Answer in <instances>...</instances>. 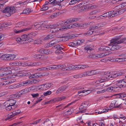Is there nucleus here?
Wrapping results in <instances>:
<instances>
[{
    "mask_svg": "<svg viewBox=\"0 0 126 126\" xmlns=\"http://www.w3.org/2000/svg\"><path fill=\"white\" fill-rule=\"evenodd\" d=\"M43 75V73H39L29 76L28 77L30 79L33 78H38L42 77Z\"/></svg>",
    "mask_w": 126,
    "mask_h": 126,
    "instance_id": "nucleus-13",
    "label": "nucleus"
},
{
    "mask_svg": "<svg viewBox=\"0 0 126 126\" xmlns=\"http://www.w3.org/2000/svg\"><path fill=\"white\" fill-rule=\"evenodd\" d=\"M109 54V53L108 52H103L99 54H89L88 56L87 57L88 58L97 59L104 57L107 56Z\"/></svg>",
    "mask_w": 126,
    "mask_h": 126,
    "instance_id": "nucleus-4",
    "label": "nucleus"
},
{
    "mask_svg": "<svg viewBox=\"0 0 126 126\" xmlns=\"http://www.w3.org/2000/svg\"><path fill=\"white\" fill-rule=\"evenodd\" d=\"M30 66H40L41 65L42 63L40 62H37L34 63H30Z\"/></svg>",
    "mask_w": 126,
    "mask_h": 126,
    "instance_id": "nucleus-31",
    "label": "nucleus"
},
{
    "mask_svg": "<svg viewBox=\"0 0 126 126\" xmlns=\"http://www.w3.org/2000/svg\"><path fill=\"white\" fill-rule=\"evenodd\" d=\"M16 41L18 43H20L21 44H23L25 43L24 42H23L22 40L21 37H19L16 38Z\"/></svg>",
    "mask_w": 126,
    "mask_h": 126,
    "instance_id": "nucleus-43",
    "label": "nucleus"
},
{
    "mask_svg": "<svg viewBox=\"0 0 126 126\" xmlns=\"http://www.w3.org/2000/svg\"><path fill=\"white\" fill-rule=\"evenodd\" d=\"M105 24H104L103 23H102L97 24L96 25L93 27L92 28H91V29H93V30L94 29H97L103 26Z\"/></svg>",
    "mask_w": 126,
    "mask_h": 126,
    "instance_id": "nucleus-25",
    "label": "nucleus"
},
{
    "mask_svg": "<svg viewBox=\"0 0 126 126\" xmlns=\"http://www.w3.org/2000/svg\"><path fill=\"white\" fill-rule=\"evenodd\" d=\"M63 0H55L54 2H52V5H58Z\"/></svg>",
    "mask_w": 126,
    "mask_h": 126,
    "instance_id": "nucleus-39",
    "label": "nucleus"
},
{
    "mask_svg": "<svg viewBox=\"0 0 126 126\" xmlns=\"http://www.w3.org/2000/svg\"><path fill=\"white\" fill-rule=\"evenodd\" d=\"M21 38L22 41L24 42L25 43L28 42H31V41H29V37H28V34H24L22 35Z\"/></svg>",
    "mask_w": 126,
    "mask_h": 126,
    "instance_id": "nucleus-16",
    "label": "nucleus"
},
{
    "mask_svg": "<svg viewBox=\"0 0 126 126\" xmlns=\"http://www.w3.org/2000/svg\"><path fill=\"white\" fill-rule=\"evenodd\" d=\"M84 49L85 51L87 52L89 54L91 53V52L93 50V48L89 46H85L84 47Z\"/></svg>",
    "mask_w": 126,
    "mask_h": 126,
    "instance_id": "nucleus-23",
    "label": "nucleus"
},
{
    "mask_svg": "<svg viewBox=\"0 0 126 126\" xmlns=\"http://www.w3.org/2000/svg\"><path fill=\"white\" fill-rule=\"evenodd\" d=\"M24 25V23L22 22H20L18 23L17 24V26H16L18 27H20L22 26H23Z\"/></svg>",
    "mask_w": 126,
    "mask_h": 126,
    "instance_id": "nucleus-63",
    "label": "nucleus"
},
{
    "mask_svg": "<svg viewBox=\"0 0 126 126\" xmlns=\"http://www.w3.org/2000/svg\"><path fill=\"white\" fill-rule=\"evenodd\" d=\"M9 55L8 54H5L2 55L1 57V59L4 60H9L8 57Z\"/></svg>",
    "mask_w": 126,
    "mask_h": 126,
    "instance_id": "nucleus-41",
    "label": "nucleus"
},
{
    "mask_svg": "<svg viewBox=\"0 0 126 126\" xmlns=\"http://www.w3.org/2000/svg\"><path fill=\"white\" fill-rule=\"evenodd\" d=\"M43 24H39L36 23L35 24V25L33 26H32V28L33 27H34V28L36 29H38L39 30H42Z\"/></svg>",
    "mask_w": 126,
    "mask_h": 126,
    "instance_id": "nucleus-18",
    "label": "nucleus"
},
{
    "mask_svg": "<svg viewBox=\"0 0 126 126\" xmlns=\"http://www.w3.org/2000/svg\"><path fill=\"white\" fill-rule=\"evenodd\" d=\"M11 24V23L9 22L6 23H3L2 24H0V29L1 27H6L9 25H10Z\"/></svg>",
    "mask_w": 126,
    "mask_h": 126,
    "instance_id": "nucleus-42",
    "label": "nucleus"
},
{
    "mask_svg": "<svg viewBox=\"0 0 126 126\" xmlns=\"http://www.w3.org/2000/svg\"><path fill=\"white\" fill-rule=\"evenodd\" d=\"M91 29V28H90L89 30L87 32L84 33V36L88 35H91L93 33L94 31L93 30V29Z\"/></svg>",
    "mask_w": 126,
    "mask_h": 126,
    "instance_id": "nucleus-40",
    "label": "nucleus"
},
{
    "mask_svg": "<svg viewBox=\"0 0 126 126\" xmlns=\"http://www.w3.org/2000/svg\"><path fill=\"white\" fill-rule=\"evenodd\" d=\"M78 19L76 18L70 19L67 20L65 22L60 21L58 22L57 24L51 25H46L43 24L42 30H44L48 29H50V32H52L56 33L58 32V27L61 26L62 24L72 23L73 22H76Z\"/></svg>",
    "mask_w": 126,
    "mask_h": 126,
    "instance_id": "nucleus-1",
    "label": "nucleus"
},
{
    "mask_svg": "<svg viewBox=\"0 0 126 126\" xmlns=\"http://www.w3.org/2000/svg\"><path fill=\"white\" fill-rule=\"evenodd\" d=\"M42 56L40 55H34L33 57L35 58L38 59L41 58Z\"/></svg>",
    "mask_w": 126,
    "mask_h": 126,
    "instance_id": "nucleus-61",
    "label": "nucleus"
},
{
    "mask_svg": "<svg viewBox=\"0 0 126 126\" xmlns=\"http://www.w3.org/2000/svg\"><path fill=\"white\" fill-rule=\"evenodd\" d=\"M33 89V87H32L23 89L20 91L19 92L21 94H22L27 93L31 91H32Z\"/></svg>",
    "mask_w": 126,
    "mask_h": 126,
    "instance_id": "nucleus-15",
    "label": "nucleus"
},
{
    "mask_svg": "<svg viewBox=\"0 0 126 126\" xmlns=\"http://www.w3.org/2000/svg\"><path fill=\"white\" fill-rule=\"evenodd\" d=\"M71 27H70V24L64 26L60 28L59 27L58 29H59V30H58V32L65 30H67V28H71Z\"/></svg>",
    "mask_w": 126,
    "mask_h": 126,
    "instance_id": "nucleus-19",
    "label": "nucleus"
},
{
    "mask_svg": "<svg viewBox=\"0 0 126 126\" xmlns=\"http://www.w3.org/2000/svg\"><path fill=\"white\" fill-rule=\"evenodd\" d=\"M79 1V0H71L69 2V5H72L76 3L77 2Z\"/></svg>",
    "mask_w": 126,
    "mask_h": 126,
    "instance_id": "nucleus-52",
    "label": "nucleus"
},
{
    "mask_svg": "<svg viewBox=\"0 0 126 126\" xmlns=\"http://www.w3.org/2000/svg\"><path fill=\"white\" fill-rule=\"evenodd\" d=\"M11 73V71L4 72L2 73H0V77L5 76Z\"/></svg>",
    "mask_w": 126,
    "mask_h": 126,
    "instance_id": "nucleus-34",
    "label": "nucleus"
},
{
    "mask_svg": "<svg viewBox=\"0 0 126 126\" xmlns=\"http://www.w3.org/2000/svg\"><path fill=\"white\" fill-rule=\"evenodd\" d=\"M108 61L111 62H121L125 61L126 60V58H116L115 59H113V57L109 58L108 59Z\"/></svg>",
    "mask_w": 126,
    "mask_h": 126,
    "instance_id": "nucleus-11",
    "label": "nucleus"
},
{
    "mask_svg": "<svg viewBox=\"0 0 126 126\" xmlns=\"http://www.w3.org/2000/svg\"><path fill=\"white\" fill-rule=\"evenodd\" d=\"M44 126H51L52 123L48 119H47L44 122Z\"/></svg>",
    "mask_w": 126,
    "mask_h": 126,
    "instance_id": "nucleus-28",
    "label": "nucleus"
},
{
    "mask_svg": "<svg viewBox=\"0 0 126 126\" xmlns=\"http://www.w3.org/2000/svg\"><path fill=\"white\" fill-rule=\"evenodd\" d=\"M53 37L52 35L50 34L45 37L43 39V40L45 41L52 38Z\"/></svg>",
    "mask_w": 126,
    "mask_h": 126,
    "instance_id": "nucleus-37",
    "label": "nucleus"
},
{
    "mask_svg": "<svg viewBox=\"0 0 126 126\" xmlns=\"http://www.w3.org/2000/svg\"><path fill=\"white\" fill-rule=\"evenodd\" d=\"M110 47H108L107 46H105L103 47H100V49H101V50L103 51H107L110 50H111V47L110 46Z\"/></svg>",
    "mask_w": 126,
    "mask_h": 126,
    "instance_id": "nucleus-32",
    "label": "nucleus"
},
{
    "mask_svg": "<svg viewBox=\"0 0 126 126\" xmlns=\"http://www.w3.org/2000/svg\"><path fill=\"white\" fill-rule=\"evenodd\" d=\"M71 28H72L76 27H78V26H80V24H78V23H76L74 24H70Z\"/></svg>",
    "mask_w": 126,
    "mask_h": 126,
    "instance_id": "nucleus-51",
    "label": "nucleus"
},
{
    "mask_svg": "<svg viewBox=\"0 0 126 126\" xmlns=\"http://www.w3.org/2000/svg\"><path fill=\"white\" fill-rule=\"evenodd\" d=\"M14 116L12 112L11 113H10L8 115L7 117L5 119V120H7L9 119H10Z\"/></svg>",
    "mask_w": 126,
    "mask_h": 126,
    "instance_id": "nucleus-47",
    "label": "nucleus"
},
{
    "mask_svg": "<svg viewBox=\"0 0 126 126\" xmlns=\"http://www.w3.org/2000/svg\"><path fill=\"white\" fill-rule=\"evenodd\" d=\"M79 74L80 78L87 76L86 72L81 73Z\"/></svg>",
    "mask_w": 126,
    "mask_h": 126,
    "instance_id": "nucleus-54",
    "label": "nucleus"
},
{
    "mask_svg": "<svg viewBox=\"0 0 126 126\" xmlns=\"http://www.w3.org/2000/svg\"><path fill=\"white\" fill-rule=\"evenodd\" d=\"M51 93V92L50 91H48L44 93L43 94L45 96H47L50 95Z\"/></svg>",
    "mask_w": 126,
    "mask_h": 126,
    "instance_id": "nucleus-60",
    "label": "nucleus"
},
{
    "mask_svg": "<svg viewBox=\"0 0 126 126\" xmlns=\"http://www.w3.org/2000/svg\"><path fill=\"white\" fill-rule=\"evenodd\" d=\"M53 84L51 83H46L40 85L38 86V89L36 90V91H39L40 90H46L49 89L52 86Z\"/></svg>",
    "mask_w": 126,
    "mask_h": 126,
    "instance_id": "nucleus-7",
    "label": "nucleus"
},
{
    "mask_svg": "<svg viewBox=\"0 0 126 126\" xmlns=\"http://www.w3.org/2000/svg\"><path fill=\"white\" fill-rule=\"evenodd\" d=\"M5 102L8 103L9 105H11L13 107H14V105H15L16 103L15 100L13 99H10L7 100Z\"/></svg>",
    "mask_w": 126,
    "mask_h": 126,
    "instance_id": "nucleus-21",
    "label": "nucleus"
},
{
    "mask_svg": "<svg viewBox=\"0 0 126 126\" xmlns=\"http://www.w3.org/2000/svg\"><path fill=\"white\" fill-rule=\"evenodd\" d=\"M3 106L5 107V109L6 110L9 111L12 109H14L15 107H13L11 105H9L6 102H5L3 104Z\"/></svg>",
    "mask_w": 126,
    "mask_h": 126,
    "instance_id": "nucleus-20",
    "label": "nucleus"
},
{
    "mask_svg": "<svg viewBox=\"0 0 126 126\" xmlns=\"http://www.w3.org/2000/svg\"><path fill=\"white\" fill-rule=\"evenodd\" d=\"M115 88L114 87H110L107 89V90L109 92H113L115 91Z\"/></svg>",
    "mask_w": 126,
    "mask_h": 126,
    "instance_id": "nucleus-50",
    "label": "nucleus"
},
{
    "mask_svg": "<svg viewBox=\"0 0 126 126\" xmlns=\"http://www.w3.org/2000/svg\"><path fill=\"white\" fill-rule=\"evenodd\" d=\"M80 65L81 69L85 68H88L89 67V66L86 64H81Z\"/></svg>",
    "mask_w": 126,
    "mask_h": 126,
    "instance_id": "nucleus-57",
    "label": "nucleus"
},
{
    "mask_svg": "<svg viewBox=\"0 0 126 126\" xmlns=\"http://www.w3.org/2000/svg\"><path fill=\"white\" fill-rule=\"evenodd\" d=\"M32 81H31V80H29L25 81H23V84L24 86H27V85L32 83Z\"/></svg>",
    "mask_w": 126,
    "mask_h": 126,
    "instance_id": "nucleus-44",
    "label": "nucleus"
},
{
    "mask_svg": "<svg viewBox=\"0 0 126 126\" xmlns=\"http://www.w3.org/2000/svg\"><path fill=\"white\" fill-rule=\"evenodd\" d=\"M123 74V73L121 72L118 73L115 72H113V77L115 78L119 76L122 75Z\"/></svg>",
    "mask_w": 126,
    "mask_h": 126,
    "instance_id": "nucleus-36",
    "label": "nucleus"
},
{
    "mask_svg": "<svg viewBox=\"0 0 126 126\" xmlns=\"http://www.w3.org/2000/svg\"><path fill=\"white\" fill-rule=\"evenodd\" d=\"M19 63V65L18 66H30V63H27L25 62L23 63L20 61L18 62Z\"/></svg>",
    "mask_w": 126,
    "mask_h": 126,
    "instance_id": "nucleus-29",
    "label": "nucleus"
},
{
    "mask_svg": "<svg viewBox=\"0 0 126 126\" xmlns=\"http://www.w3.org/2000/svg\"><path fill=\"white\" fill-rule=\"evenodd\" d=\"M97 12L98 11L97 10L93 11L90 12L89 13V14L90 15H94L96 14Z\"/></svg>",
    "mask_w": 126,
    "mask_h": 126,
    "instance_id": "nucleus-56",
    "label": "nucleus"
},
{
    "mask_svg": "<svg viewBox=\"0 0 126 126\" xmlns=\"http://www.w3.org/2000/svg\"><path fill=\"white\" fill-rule=\"evenodd\" d=\"M66 65L64 64H60L56 65H53L47 66V70H54L58 69L65 67Z\"/></svg>",
    "mask_w": 126,
    "mask_h": 126,
    "instance_id": "nucleus-10",
    "label": "nucleus"
},
{
    "mask_svg": "<svg viewBox=\"0 0 126 126\" xmlns=\"http://www.w3.org/2000/svg\"><path fill=\"white\" fill-rule=\"evenodd\" d=\"M103 79H101L98 80L96 81V82L97 83H100L105 81L106 80L105 79H110L113 78V72L110 74V73H105L103 74Z\"/></svg>",
    "mask_w": 126,
    "mask_h": 126,
    "instance_id": "nucleus-6",
    "label": "nucleus"
},
{
    "mask_svg": "<svg viewBox=\"0 0 126 126\" xmlns=\"http://www.w3.org/2000/svg\"><path fill=\"white\" fill-rule=\"evenodd\" d=\"M73 108H71L69 109L67 111L65 112L63 114L64 115H68L71 114L73 112Z\"/></svg>",
    "mask_w": 126,
    "mask_h": 126,
    "instance_id": "nucleus-30",
    "label": "nucleus"
},
{
    "mask_svg": "<svg viewBox=\"0 0 126 126\" xmlns=\"http://www.w3.org/2000/svg\"><path fill=\"white\" fill-rule=\"evenodd\" d=\"M79 109L80 110V111L78 113H84L86 111V106H83L81 105L79 107Z\"/></svg>",
    "mask_w": 126,
    "mask_h": 126,
    "instance_id": "nucleus-22",
    "label": "nucleus"
},
{
    "mask_svg": "<svg viewBox=\"0 0 126 126\" xmlns=\"http://www.w3.org/2000/svg\"><path fill=\"white\" fill-rule=\"evenodd\" d=\"M68 73L67 72H59L56 74L58 77H61L68 75Z\"/></svg>",
    "mask_w": 126,
    "mask_h": 126,
    "instance_id": "nucleus-26",
    "label": "nucleus"
},
{
    "mask_svg": "<svg viewBox=\"0 0 126 126\" xmlns=\"http://www.w3.org/2000/svg\"><path fill=\"white\" fill-rule=\"evenodd\" d=\"M37 34V32H36L30 33L28 34V37L29 38H31L32 37L35 36Z\"/></svg>",
    "mask_w": 126,
    "mask_h": 126,
    "instance_id": "nucleus-35",
    "label": "nucleus"
},
{
    "mask_svg": "<svg viewBox=\"0 0 126 126\" xmlns=\"http://www.w3.org/2000/svg\"><path fill=\"white\" fill-rule=\"evenodd\" d=\"M78 24H80V26H78V27H80V28L82 29L86 28L88 25V24L87 23L82 24L81 23H78Z\"/></svg>",
    "mask_w": 126,
    "mask_h": 126,
    "instance_id": "nucleus-45",
    "label": "nucleus"
},
{
    "mask_svg": "<svg viewBox=\"0 0 126 126\" xmlns=\"http://www.w3.org/2000/svg\"><path fill=\"white\" fill-rule=\"evenodd\" d=\"M84 39H80L77 40L73 42L70 43L68 44L69 46L74 47L82 45L84 42Z\"/></svg>",
    "mask_w": 126,
    "mask_h": 126,
    "instance_id": "nucleus-8",
    "label": "nucleus"
},
{
    "mask_svg": "<svg viewBox=\"0 0 126 126\" xmlns=\"http://www.w3.org/2000/svg\"><path fill=\"white\" fill-rule=\"evenodd\" d=\"M94 91V90L93 88H91L89 89L85 90V93H86V94H90L91 92H93Z\"/></svg>",
    "mask_w": 126,
    "mask_h": 126,
    "instance_id": "nucleus-48",
    "label": "nucleus"
},
{
    "mask_svg": "<svg viewBox=\"0 0 126 126\" xmlns=\"http://www.w3.org/2000/svg\"><path fill=\"white\" fill-rule=\"evenodd\" d=\"M16 11V9L13 6L7 7L3 10V12L6 13V15L7 16H9L15 13Z\"/></svg>",
    "mask_w": 126,
    "mask_h": 126,
    "instance_id": "nucleus-5",
    "label": "nucleus"
},
{
    "mask_svg": "<svg viewBox=\"0 0 126 126\" xmlns=\"http://www.w3.org/2000/svg\"><path fill=\"white\" fill-rule=\"evenodd\" d=\"M124 80H119L118 81L116 84L120 87H125L126 86V82L124 79Z\"/></svg>",
    "mask_w": 126,
    "mask_h": 126,
    "instance_id": "nucleus-17",
    "label": "nucleus"
},
{
    "mask_svg": "<svg viewBox=\"0 0 126 126\" xmlns=\"http://www.w3.org/2000/svg\"><path fill=\"white\" fill-rule=\"evenodd\" d=\"M126 40V37L121 38L119 41V38L116 37L112 38L110 41V45L112 46L111 47V50H115L121 48L120 46L118 44H121Z\"/></svg>",
    "mask_w": 126,
    "mask_h": 126,
    "instance_id": "nucleus-2",
    "label": "nucleus"
},
{
    "mask_svg": "<svg viewBox=\"0 0 126 126\" xmlns=\"http://www.w3.org/2000/svg\"><path fill=\"white\" fill-rule=\"evenodd\" d=\"M98 123L100 126H104L105 123L104 121H99Z\"/></svg>",
    "mask_w": 126,
    "mask_h": 126,
    "instance_id": "nucleus-64",
    "label": "nucleus"
},
{
    "mask_svg": "<svg viewBox=\"0 0 126 126\" xmlns=\"http://www.w3.org/2000/svg\"><path fill=\"white\" fill-rule=\"evenodd\" d=\"M61 45H56L54 47L55 48L57 49L55 51V53L57 54H62L63 53V52L62 51V50H63V48L61 46Z\"/></svg>",
    "mask_w": 126,
    "mask_h": 126,
    "instance_id": "nucleus-12",
    "label": "nucleus"
},
{
    "mask_svg": "<svg viewBox=\"0 0 126 126\" xmlns=\"http://www.w3.org/2000/svg\"><path fill=\"white\" fill-rule=\"evenodd\" d=\"M48 7L47 6H45L44 5H43L42 6V8L41 9L42 11H43L46 10H47L48 9Z\"/></svg>",
    "mask_w": 126,
    "mask_h": 126,
    "instance_id": "nucleus-62",
    "label": "nucleus"
},
{
    "mask_svg": "<svg viewBox=\"0 0 126 126\" xmlns=\"http://www.w3.org/2000/svg\"><path fill=\"white\" fill-rule=\"evenodd\" d=\"M10 65L12 66H18L19 65V63L18 62H15L11 63H10Z\"/></svg>",
    "mask_w": 126,
    "mask_h": 126,
    "instance_id": "nucleus-55",
    "label": "nucleus"
},
{
    "mask_svg": "<svg viewBox=\"0 0 126 126\" xmlns=\"http://www.w3.org/2000/svg\"><path fill=\"white\" fill-rule=\"evenodd\" d=\"M31 74L30 73H25V74H21V75H19L18 74H17V76H21V77H22L23 76H26L30 75Z\"/></svg>",
    "mask_w": 126,
    "mask_h": 126,
    "instance_id": "nucleus-59",
    "label": "nucleus"
},
{
    "mask_svg": "<svg viewBox=\"0 0 126 126\" xmlns=\"http://www.w3.org/2000/svg\"><path fill=\"white\" fill-rule=\"evenodd\" d=\"M84 9L86 10H91V5H89L84 6Z\"/></svg>",
    "mask_w": 126,
    "mask_h": 126,
    "instance_id": "nucleus-58",
    "label": "nucleus"
},
{
    "mask_svg": "<svg viewBox=\"0 0 126 126\" xmlns=\"http://www.w3.org/2000/svg\"><path fill=\"white\" fill-rule=\"evenodd\" d=\"M9 55L8 57L9 60H12L14 59L16 57V56L14 54H8Z\"/></svg>",
    "mask_w": 126,
    "mask_h": 126,
    "instance_id": "nucleus-53",
    "label": "nucleus"
},
{
    "mask_svg": "<svg viewBox=\"0 0 126 126\" xmlns=\"http://www.w3.org/2000/svg\"><path fill=\"white\" fill-rule=\"evenodd\" d=\"M122 105L121 103L119 101L114 100L111 102L109 108L111 109L113 108H120Z\"/></svg>",
    "mask_w": 126,
    "mask_h": 126,
    "instance_id": "nucleus-9",
    "label": "nucleus"
},
{
    "mask_svg": "<svg viewBox=\"0 0 126 126\" xmlns=\"http://www.w3.org/2000/svg\"><path fill=\"white\" fill-rule=\"evenodd\" d=\"M87 76H91L92 75H96L97 73L96 71L95 70H92L86 72Z\"/></svg>",
    "mask_w": 126,
    "mask_h": 126,
    "instance_id": "nucleus-24",
    "label": "nucleus"
},
{
    "mask_svg": "<svg viewBox=\"0 0 126 126\" xmlns=\"http://www.w3.org/2000/svg\"><path fill=\"white\" fill-rule=\"evenodd\" d=\"M21 113V111L20 110H16L15 111L13 112L12 113L14 116Z\"/></svg>",
    "mask_w": 126,
    "mask_h": 126,
    "instance_id": "nucleus-49",
    "label": "nucleus"
},
{
    "mask_svg": "<svg viewBox=\"0 0 126 126\" xmlns=\"http://www.w3.org/2000/svg\"><path fill=\"white\" fill-rule=\"evenodd\" d=\"M66 86H63L58 89L56 92V93L58 94L59 93H61L63 92L66 89Z\"/></svg>",
    "mask_w": 126,
    "mask_h": 126,
    "instance_id": "nucleus-27",
    "label": "nucleus"
},
{
    "mask_svg": "<svg viewBox=\"0 0 126 126\" xmlns=\"http://www.w3.org/2000/svg\"><path fill=\"white\" fill-rule=\"evenodd\" d=\"M32 10L30 9L27 8L23 11L22 13L24 14H28L32 12Z\"/></svg>",
    "mask_w": 126,
    "mask_h": 126,
    "instance_id": "nucleus-33",
    "label": "nucleus"
},
{
    "mask_svg": "<svg viewBox=\"0 0 126 126\" xmlns=\"http://www.w3.org/2000/svg\"><path fill=\"white\" fill-rule=\"evenodd\" d=\"M119 14H121L120 13V10L117 11H113V12L112 13V17H114L118 15Z\"/></svg>",
    "mask_w": 126,
    "mask_h": 126,
    "instance_id": "nucleus-46",
    "label": "nucleus"
},
{
    "mask_svg": "<svg viewBox=\"0 0 126 126\" xmlns=\"http://www.w3.org/2000/svg\"><path fill=\"white\" fill-rule=\"evenodd\" d=\"M57 101V98H54L50 100V101L45 102V104L52 103L55 102Z\"/></svg>",
    "mask_w": 126,
    "mask_h": 126,
    "instance_id": "nucleus-38",
    "label": "nucleus"
},
{
    "mask_svg": "<svg viewBox=\"0 0 126 126\" xmlns=\"http://www.w3.org/2000/svg\"><path fill=\"white\" fill-rule=\"evenodd\" d=\"M69 36H67L65 34L61 35L57 39L52 41L50 42L48 44L49 47H51L55 45L56 44L60 42L63 41H65L68 40V39Z\"/></svg>",
    "mask_w": 126,
    "mask_h": 126,
    "instance_id": "nucleus-3",
    "label": "nucleus"
},
{
    "mask_svg": "<svg viewBox=\"0 0 126 126\" xmlns=\"http://www.w3.org/2000/svg\"><path fill=\"white\" fill-rule=\"evenodd\" d=\"M32 28V26H30L24 29H22L17 30L16 29H15L14 30V32L17 33H19L22 32H24L26 31L29 30Z\"/></svg>",
    "mask_w": 126,
    "mask_h": 126,
    "instance_id": "nucleus-14",
    "label": "nucleus"
}]
</instances>
